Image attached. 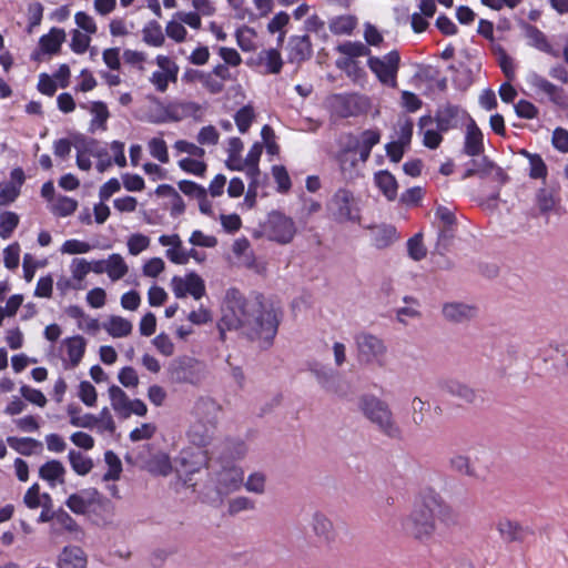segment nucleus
<instances>
[{"instance_id":"f257e3e1","label":"nucleus","mask_w":568,"mask_h":568,"mask_svg":"<svg viewBox=\"0 0 568 568\" xmlns=\"http://www.w3.org/2000/svg\"><path fill=\"white\" fill-rule=\"evenodd\" d=\"M280 315L278 310L266 303L262 295L246 300L239 290L230 288L217 323L220 338L225 339L226 331L241 328L251 341L258 342L262 348H268L277 334Z\"/></svg>"},{"instance_id":"f03ea898","label":"nucleus","mask_w":568,"mask_h":568,"mask_svg":"<svg viewBox=\"0 0 568 568\" xmlns=\"http://www.w3.org/2000/svg\"><path fill=\"white\" fill-rule=\"evenodd\" d=\"M222 406L214 398L202 396L196 399L192 409L193 423L187 436L199 447L207 446L216 432Z\"/></svg>"},{"instance_id":"7ed1b4c3","label":"nucleus","mask_w":568,"mask_h":568,"mask_svg":"<svg viewBox=\"0 0 568 568\" xmlns=\"http://www.w3.org/2000/svg\"><path fill=\"white\" fill-rule=\"evenodd\" d=\"M436 500L428 495H424L414 504L410 513L402 520V528L405 535L422 544L429 542L436 530L433 510L436 507Z\"/></svg>"},{"instance_id":"20e7f679","label":"nucleus","mask_w":568,"mask_h":568,"mask_svg":"<svg viewBox=\"0 0 568 568\" xmlns=\"http://www.w3.org/2000/svg\"><path fill=\"white\" fill-rule=\"evenodd\" d=\"M358 409L382 435L390 439L402 438L403 430L387 402L374 394H363L358 398Z\"/></svg>"},{"instance_id":"39448f33","label":"nucleus","mask_w":568,"mask_h":568,"mask_svg":"<svg viewBox=\"0 0 568 568\" xmlns=\"http://www.w3.org/2000/svg\"><path fill=\"white\" fill-rule=\"evenodd\" d=\"M326 105L332 115L346 119L366 113L369 110V99L359 93H334L327 97Z\"/></svg>"},{"instance_id":"423d86ee","label":"nucleus","mask_w":568,"mask_h":568,"mask_svg":"<svg viewBox=\"0 0 568 568\" xmlns=\"http://www.w3.org/2000/svg\"><path fill=\"white\" fill-rule=\"evenodd\" d=\"M357 359L367 366H386L387 346L384 341L371 333L362 332L355 336Z\"/></svg>"},{"instance_id":"0eeeda50","label":"nucleus","mask_w":568,"mask_h":568,"mask_svg":"<svg viewBox=\"0 0 568 568\" xmlns=\"http://www.w3.org/2000/svg\"><path fill=\"white\" fill-rule=\"evenodd\" d=\"M367 67L383 85L397 88L400 68V55L397 50H392L383 57H368Z\"/></svg>"},{"instance_id":"6e6552de","label":"nucleus","mask_w":568,"mask_h":568,"mask_svg":"<svg viewBox=\"0 0 568 568\" xmlns=\"http://www.w3.org/2000/svg\"><path fill=\"white\" fill-rule=\"evenodd\" d=\"M267 239L278 244H288L296 234L294 221L280 211H272L263 224Z\"/></svg>"},{"instance_id":"1a4fd4ad","label":"nucleus","mask_w":568,"mask_h":568,"mask_svg":"<svg viewBox=\"0 0 568 568\" xmlns=\"http://www.w3.org/2000/svg\"><path fill=\"white\" fill-rule=\"evenodd\" d=\"M328 209L334 220L338 223L359 221V209L357 207L353 192L347 189H338L334 193Z\"/></svg>"},{"instance_id":"9d476101","label":"nucleus","mask_w":568,"mask_h":568,"mask_svg":"<svg viewBox=\"0 0 568 568\" xmlns=\"http://www.w3.org/2000/svg\"><path fill=\"white\" fill-rule=\"evenodd\" d=\"M311 529L318 544L327 551L338 549V534L334 523L323 513L316 511L312 516Z\"/></svg>"},{"instance_id":"9b49d317","label":"nucleus","mask_w":568,"mask_h":568,"mask_svg":"<svg viewBox=\"0 0 568 568\" xmlns=\"http://www.w3.org/2000/svg\"><path fill=\"white\" fill-rule=\"evenodd\" d=\"M211 480L214 483L219 496H226L241 488L244 480V471L234 465H224L216 471Z\"/></svg>"},{"instance_id":"f8f14e48","label":"nucleus","mask_w":568,"mask_h":568,"mask_svg":"<svg viewBox=\"0 0 568 568\" xmlns=\"http://www.w3.org/2000/svg\"><path fill=\"white\" fill-rule=\"evenodd\" d=\"M527 83L535 91L536 94H545L548 100L559 108L568 106L567 95L561 87L550 82L545 77L537 72H530L527 77Z\"/></svg>"},{"instance_id":"ddd939ff","label":"nucleus","mask_w":568,"mask_h":568,"mask_svg":"<svg viewBox=\"0 0 568 568\" xmlns=\"http://www.w3.org/2000/svg\"><path fill=\"white\" fill-rule=\"evenodd\" d=\"M170 378L176 384L196 385L201 381L199 363L190 357L174 362L170 368Z\"/></svg>"},{"instance_id":"4468645a","label":"nucleus","mask_w":568,"mask_h":568,"mask_svg":"<svg viewBox=\"0 0 568 568\" xmlns=\"http://www.w3.org/2000/svg\"><path fill=\"white\" fill-rule=\"evenodd\" d=\"M440 389L466 404H475L481 399L478 390L473 388L470 385L463 383L455 378H447L440 382Z\"/></svg>"},{"instance_id":"2eb2a0df","label":"nucleus","mask_w":568,"mask_h":568,"mask_svg":"<svg viewBox=\"0 0 568 568\" xmlns=\"http://www.w3.org/2000/svg\"><path fill=\"white\" fill-rule=\"evenodd\" d=\"M444 318L454 324H462L476 317V306L463 302H448L442 307Z\"/></svg>"},{"instance_id":"dca6fc26","label":"nucleus","mask_w":568,"mask_h":568,"mask_svg":"<svg viewBox=\"0 0 568 568\" xmlns=\"http://www.w3.org/2000/svg\"><path fill=\"white\" fill-rule=\"evenodd\" d=\"M287 58L292 63H301L310 60L313 55V47L307 34L292 36L287 42Z\"/></svg>"},{"instance_id":"f3484780","label":"nucleus","mask_w":568,"mask_h":568,"mask_svg":"<svg viewBox=\"0 0 568 568\" xmlns=\"http://www.w3.org/2000/svg\"><path fill=\"white\" fill-rule=\"evenodd\" d=\"M496 528L500 538L506 542L524 541L526 537L531 534L528 527H524L519 523L508 518L499 519Z\"/></svg>"},{"instance_id":"a211bd4d","label":"nucleus","mask_w":568,"mask_h":568,"mask_svg":"<svg viewBox=\"0 0 568 568\" xmlns=\"http://www.w3.org/2000/svg\"><path fill=\"white\" fill-rule=\"evenodd\" d=\"M58 568H87L84 551L77 546H67L58 558Z\"/></svg>"},{"instance_id":"6ab92c4d","label":"nucleus","mask_w":568,"mask_h":568,"mask_svg":"<svg viewBox=\"0 0 568 568\" xmlns=\"http://www.w3.org/2000/svg\"><path fill=\"white\" fill-rule=\"evenodd\" d=\"M483 133L476 123L471 122L467 125L464 153L468 156H477L484 152Z\"/></svg>"},{"instance_id":"aec40b11","label":"nucleus","mask_w":568,"mask_h":568,"mask_svg":"<svg viewBox=\"0 0 568 568\" xmlns=\"http://www.w3.org/2000/svg\"><path fill=\"white\" fill-rule=\"evenodd\" d=\"M524 30L529 45L552 57L557 58L559 55L558 51L554 50L552 45L549 43L546 34L542 31H540L537 27L529 23H525Z\"/></svg>"},{"instance_id":"412c9836","label":"nucleus","mask_w":568,"mask_h":568,"mask_svg":"<svg viewBox=\"0 0 568 568\" xmlns=\"http://www.w3.org/2000/svg\"><path fill=\"white\" fill-rule=\"evenodd\" d=\"M469 164L474 165L478 176L480 179H485L489 175H494L495 180L500 183H505L508 179L507 174L504 170L497 166L487 156H483L480 159H473Z\"/></svg>"},{"instance_id":"4be33fe9","label":"nucleus","mask_w":568,"mask_h":568,"mask_svg":"<svg viewBox=\"0 0 568 568\" xmlns=\"http://www.w3.org/2000/svg\"><path fill=\"white\" fill-rule=\"evenodd\" d=\"M428 497H433L437 504L433 510L435 520L438 519L445 527L458 525V514L452 506L445 504L442 498L434 493L428 494Z\"/></svg>"},{"instance_id":"5701e85b","label":"nucleus","mask_w":568,"mask_h":568,"mask_svg":"<svg viewBox=\"0 0 568 568\" xmlns=\"http://www.w3.org/2000/svg\"><path fill=\"white\" fill-rule=\"evenodd\" d=\"M65 468L60 460L52 459L44 463L39 469V477L54 487L57 483H64Z\"/></svg>"},{"instance_id":"b1692460","label":"nucleus","mask_w":568,"mask_h":568,"mask_svg":"<svg viewBox=\"0 0 568 568\" xmlns=\"http://www.w3.org/2000/svg\"><path fill=\"white\" fill-rule=\"evenodd\" d=\"M65 40V32L60 28H51L49 33L43 34L39 40V47L43 53L57 54Z\"/></svg>"},{"instance_id":"393cba45","label":"nucleus","mask_w":568,"mask_h":568,"mask_svg":"<svg viewBox=\"0 0 568 568\" xmlns=\"http://www.w3.org/2000/svg\"><path fill=\"white\" fill-rule=\"evenodd\" d=\"M374 182L388 201L397 197L398 184L395 176L387 170L374 174Z\"/></svg>"},{"instance_id":"a878e982","label":"nucleus","mask_w":568,"mask_h":568,"mask_svg":"<svg viewBox=\"0 0 568 568\" xmlns=\"http://www.w3.org/2000/svg\"><path fill=\"white\" fill-rule=\"evenodd\" d=\"M63 345L67 348L68 357L70 361V366L72 368L77 367L80 364V362L82 361L84 353H85V346H87L85 338L82 337L81 335L67 337L63 341Z\"/></svg>"},{"instance_id":"bb28decb","label":"nucleus","mask_w":568,"mask_h":568,"mask_svg":"<svg viewBox=\"0 0 568 568\" xmlns=\"http://www.w3.org/2000/svg\"><path fill=\"white\" fill-rule=\"evenodd\" d=\"M109 396L111 400V406L115 410V413L122 417H130L129 405L130 399L125 392L116 385H112L109 387Z\"/></svg>"},{"instance_id":"cd10ccee","label":"nucleus","mask_w":568,"mask_h":568,"mask_svg":"<svg viewBox=\"0 0 568 568\" xmlns=\"http://www.w3.org/2000/svg\"><path fill=\"white\" fill-rule=\"evenodd\" d=\"M7 443L12 449L23 456H31L37 449H42V443L31 437L9 436Z\"/></svg>"},{"instance_id":"c85d7f7f","label":"nucleus","mask_w":568,"mask_h":568,"mask_svg":"<svg viewBox=\"0 0 568 568\" xmlns=\"http://www.w3.org/2000/svg\"><path fill=\"white\" fill-rule=\"evenodd\" d=\"M459 113V106L446 103L442 105L436 113V123L437 129L442 132L448 131L452 125L453 121L458 116Z\"/></svg>"},{"instance_id":"c756f323","label":"nucleus","mask_w":568,"mask_h":568,"mask_svg":"<svg viewBox=\"0 0 568 568\" xmlns=\"http://www.w3.org/2000/svg\"><path fill=\"white\" fill-rule=\"evenodd\" d=\"M257 60L260 64L266 67L267 73L277 74L282 70L283 60L277 49L262 50L257 55Z\"/></svg>"},{"instance_id":"7c9ffc66","label":"nucleus","mask_w":568,"mask_h":568,"mask_svg":"<svg viewBox=\"0 0 568 568\" xmlns=\"http://www.w3.org/2000/svg\"><path fill=\"white\" fill-rule=\"evenodd\" d=\"M397 240V232L393 225L376 226L373 232V243L377 248H384Z\"/></svg>"},{"instance_id":"2f4dec72","label":"nucleus","mask_w":568,"mask_h":568,"mask_svg":"<svg viewBox=\"0 0 568 568\" xmlns=\"http://www.w3.org/2000/svg\"><path fill=\"white\" fill-rule=\"evenodd\" d=\"M90 112L93 114V118L90 122V131L94 132L95 129H106V121L110 118V112L108 106L102 101L92 102Z\"/></svg>"},{"instance_id":"473e14b6","label":"nucleus","mask_w":568,"mask_h":568,"mask_svg":"<svg viewBox=\"0 0 568 568\" xmlns=\"http://www.w3.org/2000/svg\"><path fill=\"white\" fill-rule=\"evenodd\" d=\"M106 267V274L112 281L121 280L129 271L124 258L118 253H113L108 257Z\"/></svg>"},{"instance_id":"72a5a7b5","label":"nucleus","mask_w":568,"mask_h":568,"mask_svg":"<svg viewBox=\"0 0 568 568\" xmlns=\"http://www.w3.org/2000/svg\"><path fill=\"white\" fill-rule=\"evenodd\" d=\"M68 458L72 469L80 476H84L93 468V462L90 457L84 456L81 452L71 449Z\"/></svg>"},{"instance_id":"f704fd0d","label":"nucleus","mask_w":568,"mask_h":568,"mask_svg":"<svg viewBox=\"0 0 568 568\" xmlns=\"http://www.w3.org/2000/svg\"><path fill=\"white\" fill-rule=\"evenodd\" d=\"M450 468L464 476L477 477V473L470 463V458L463 454H455L449 458Z\"/></svg>"},{"instance_id":"c9c22d12","label":"nucleus","mask_w":568,"mask_h":568,"mask_svg":"<svg viewBox=\"0 0 568 568\" xmlns=\"http://www.w3.org/2000/svg\"><path fill=\"white\" fill-rule=\"evenodd\" d=\"M105 329L113 337H124L131 333L132 324L121 316H111Z\"/></svg>"},{"instance_id":"e433bc0d","label":"nucleus","mask_w":568,"mask_h":568,"mask_svg":"<svg viewBox=\"0 0 568 568\" xmlns=\"http://www.w3.org/2000/svg\"><path fill=\"white\" fill-rule=\"evenodd\" d=\"M104 462L109 469L102 477L103 481L119 479L122 473V463L119 456L112 450H106L104 453Z\"/></svg>"},{"instance_id":"4c0bfd02","label":"nucleus","mask_w":568,"mask_h":568,"mask_svg":"<svg viewBox=\"0 0 568 568\" xmlns=\"http://www.w3.org/2000/svg\"><path fill=\"white\" fill-rule=\"evenodd\" d=\"M143 41L152 47H161L164 42V36L162 33L161 26L155 21L149 22L143 28Z\"/></svg>"},{"instance_id":"58836bf2","label":"nucleus","mask_w":568,"mask_h":568,"mask_svg":"<svg viewBox=\"0 0 568 568\" xmlns=\"http://www.w3.org/2000/svg\"><path fill=\"white\" fill-rule=\"evenodd\" d=\"M356 27V19L352 16H339L329 21V30L334 34H351Z\"/></svg>"},{"instance_id":"ea45409f","label":"nucleus","mask_w":568,"mask_h":568,"mask_svg":"<svg viewBox=\"0 0 568 568\" xmlns=\"http://www.w3.org/2000/svg\"><path fill=\"white\" fill-rule=\"evenodd\" d=\"M337 51L348 58L371 57V49L359 41H346L337 47Z\"/></svg>"},{"instance_id":"a19ab883","label":"nucleus","mask_w":568,"mask_h":568,"mask_svg":"<svg viewBox=\"0 0 568 568\" xmlns=\"http://www.w3.org/2000/svg\"><path fill=\"white\" fill-rule=\"evenodd\" d=\"M557 200L552 190L541 187L536 193V204L541 214H547L554 210Z\"/></svg>"},{"instance_id":"79ce46f5","label":"nucleus","mask_w":568,"mask_h":568,"mask_svg":"<svg viewBox=\"0 0 568 568\" xmlns=\"http://www.w3.org/2000/svg\"><path fill=\"white\" fill-rule=\"evenodd\" d=\"M19 224V215L11 211L0 214V236L3 240L9 239Z\"/></svg>"},{"instance_id":"37998d69","label":"nucleus","mask_w":568,"mask_h":568,"mask_svg":"<svg viewBox=\"0 0 568 568\" xmlns=\"http://www.w3.org/2000/svg\"><path fill=\"white\" fill-rule=\"evenodd\" d=\"M255 118L254 109L251 105H244L239 109L234 115L235 124L239 131L244 134L248 131Z\"/></svg>"},{"instance_id":"c03bdc74","label":"nucleus","mask_w":568,"mask_h":568,"mask_svg":"<svg viewBox=\"0 0 568 568\" xmlns=\"http://www.w3.org/2000/svg\"><path fill=\"white\" fill-rule=\"evenodd\" d=\"M243 485L247 491L263 495L266 489V476L262 471H254L248 475Z\"/></svg>"},{"instance_id":"a18cd8bd","label":"nucleus","mask_w":568,"mask_h":568,"mask_svg":"<svg viewBox=\"0 0 568 568\" xmlns=\"http://www.w3.org/2000/svg\"><path fill=\"white\" fill-rule=\"evenodd\" d=\"M311 373L316 378L320 386L325 390L327 386H331V381L336 374L332 368L325 367L318 363H314L310 366Z\"/></svg>"},{"instance_id":"49530a36","label":"nucleus","mask_w":568,"mask_h":568,"mask_svg":"<svg viewBox=\"0 0 568 568\" xmlns=\"http://www.w3.org/2000/svg\"><path fill=\"white\" fill-rule=\"evenodd\" d=\"M254 36H255V32L250 27H242L236 30V32H235L236 42L242 51L250 52L255 49V44L253 41Z\"/></svg>"},{"instance_id":"de8ad7c7","label":"nucleus","mask_w":568,"mask_h":568,"mask_svg":"<svg viewBox=\"0 0 568 568\" xmlns=\"http://www.w3.org/2000/svg\"><path fill=\"white\" fill-rule=\"evenodd\" d=\"M331 386L325 389L326 393L335 395L339 398H347L351 395V384L344 381L338 373L331 381Z\"/></svg>"},{"instance_id":"09e8293b","label":"nucleus","mask_w":568,"mask_h":568,"mask_svg":"<svg viewBox=\"0 0 568 568\" xmlns=\"http://www.w3.org/2000/svg\"><path fill=\"white\" fill-rule=\"evenodd\" d=\"M256 507L255 501L246 496H237L229 501L227 513L231 516L237 515L242 511L254 510Z\"/></svg>"},{"instance_id":"8fccbe9b","label":"nucleus","mask_w":568,"mask_h":568,"mask_svg":"<svg viewBox=\"0 0 568 568\" xmlns=\"http://www.w3.org/2000/svg\"><path fill=\"white\" fill-rule=\"evenodd\" d=\"M178 164L185 173L194 174L196 176H204L207 170V165L204 161H199L192 158H183Z\"/></svg>"},{"instance_id":"3c124183","label":"nucleus","mask_w":568,"mask_h":568,"mask_svg":"<svg viewBox=\"0 0 568 568\" xmlns=\"http://www.w3.org/2000/svg\"><path fill=\"white\" fill-rule=\"evenodd\" d=\"M187 294L200 300L205 294L204 281L196 274L190 273L185 276Z\"/></svg>"},{"instance_id":"603ef678","label":"nucleus","mask_w":568,"mask_h":568,"mask_svg":"<svg viewBox=\"0 0 568 568\" xmlns=\"http://www.w3.org/2000/svg\"><path fill=\"white\" fill-rule=\"evenodd\" d=\"M77 207V200L68 196H59L52 211L54 215L65 217L73 214Z\"/></svg>"},{"instance_id":"864d4df0","label":"nucleus","mask_w":568,"mask_h":568,"mask_svg":"<svg viewBox=\"0 0 568 568\" xmlns=\"http://www.w3.org/2000/svg\"><path fill=\"white\" fill-rule=\"evenodd\" d=\"M407 251L409 257L414 261H420L426 256L427 251L420 233L415 234L407 241Z\"/></svg>"},{"instance_id":"5fc2aeb1","label":"nucleus","mask_w":568,"mask_h":568,"mask_svg":"<svg viewBox=\"0 0 568 568\" xmlns=\"http://www.w3.org/2000/svg\"><path fill=\"white\" fill-rule=\"evenodd\" d=\"M156 64L161 70H163V73L168 80V82L175 83L178 81V73H179V65L172 61L166 55H158L156 57Z\"/></svg>"},{"instance_id":"6e6d98bb","label":"nucleus","mask_w":568,"mask_h":568,"mask_svg":"<svg viewBox=\"0 0 568 568\" xmlns=\"http://www.w3.org/2000/svg\"><path fill=\"white\" fill-rule=\"evenodd\" d=\"M272 174L277 183V191L280 193H287L292 186V182L286 168L283 165H274L272 168Z\"/></svg>"},{"instance_id":"4d7b16f0","label":"nucleus","mask_w":568,"mask_h":568,"mask_svg":"<svg viewBox=\"0 0 568 568\" xmlns=\"http://www.w3.org/2000/svg\"><path fill=\"white\" fill-rule=\"evenodd\" d=\"M226 455L223 457L226 463L241 459L245 456L247 449L242 440H227L224 444Z\"/></svg>"},{"instance_id":"13d9d810","label":"nucleus","mask_w":568,"mask_h":568,"mask_svg":"<svg viewBox=\"0 0 568 568\" xmlns=\"http://www.w3.org/2000/svg\"><path fill=\"white\" fill-rule=\"evenodd\" d=\"M149 150H150L151 155L154 159L159 160L161 163L169 162L168 148H166V143L163 139L153 138L149 142Z\"/></svg>"},{"instance_id":"bf43d9fd","label":"nucleus","mask_w":568,"mask_h":568,"mask_svg":"<svg viewBox=\"0 0 568 568\" xmlns=\"http://www.w3.org/2000/svg\"><path fill=\"white\" fill-rule=\"evenodd\" d=\"M91 271V263L85 258H73L71 263V273L74 281L78 284H82V281Z\"/></svg>"},{"instance_id":"052dcab7","label":"nucleus","mask_w":568,"mask_h":568,"mask_svg":"<svg viewBox=\"0 0 568 568\" xmlns=\"http://www.w3.org/2000/svg\"><path fill=\"white\" fill-rule=\"evenodd\" d=\"M79 397L84 405L92 407L97 404L98 394L90 382L83 381L79 385Z\"/></svg>"},{"instance_id":"680f3d73","label":"nucleus","mask_w":568,"mask_h":568,"mask_svg":"<svg viewBox=\"0 0 568 568\" xmlns=\"http://www.w3.org/2000/svg\"><path fill=\"white\" fill-rule=\"evenodd\" d=\"M20 394L26 400H28L39 407H44L47 404V398L43 395V393L41 390L32 388L28 385H22L20 387Z\"/></svg>"},{"instance_id":"e2e57ef3","label":"nucleus","mask_w":568,"mask_h":568,"mask_svg":"<svg viewBox=\"0 0 568 568\" xmlns=\"http://www.w3.org/2000/svg\"><path fill=\"white\" fill-rule=\"evenodd\" d=\"M90 37L80 32L79 30L72 31L70 48L77 54H83L90 45Z\"/></svg>"},{"instance_id":"0e129e2a","label":"nucleus","mask_w":568,"mask_h":568,"mask_svg":"<svg viewBox=\"0 0 568 568\" xmlns=\"http://www.w3.org/2000/svg\"><path fill=\"white\" fill-rule=\"evenodd\" d=\"M429 408V405L420 397L415 396L412 400V420L414 425L422 426L425 422L424 413Z\"/></svg>"},{"instance_id":"69168bd1","label":"nucleus","mask_w":568,"mask_h":568,"mask_svg":"<svg viewBox=\"0 0 568 568\" xmlns=\"http://www.w3.org/2000/svg\"><path fill=\"white\" fill-rule=\"evenodd\" d=\"M219 139L220 134L213 125L203 126L196 136V140L201 145H216L219 143Z\"/></svg>"},{"instance_id":"338daca9","label":"nucleus","mask_w":568,"mask_h":568,"mask_svg":"<svg viewBox=\"0 0 568 568\" xmlns=\"http://www.w3.org/2000/svg\"><path fill=\"white\" fill-rule=\"evenodd\" d=\"M529 176L531 179H545L547 176V165L539 154L529 156Z\"/></svg>"},{"instance_id":"774afa93","label":"nucleus","mask_w":568,"mask_h":568,"mask_svg":"<svg viewBox=\"0 0 568 568\" xmlns=\"http://www.w3.org/2000/svg\"><path fill=\"white\" fill-rule=\"evenodd\" d=\"M515 112L521 119L531 120L537 118L538 108L530 101L521 99L515 104Z\"/></svg>"}]
</instances>
